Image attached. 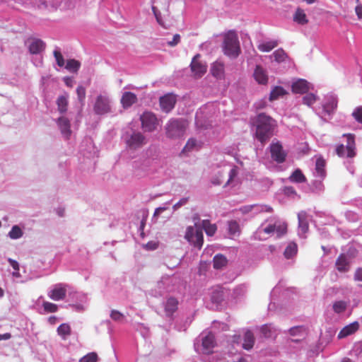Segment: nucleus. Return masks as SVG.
<instances>
[{
    "instance_id": "nucleus-58",
    "label": "nucleus",
    "mask_w": 362,
    "mask_h": 362,
    "mask_svg": "<svg viewBox=\"0 0 362 362\" xmlns=\"http://www.w3.org/2000/svg\"><path fill=\"white\" fill-rule=\"evenodd\" d=\"M255 206V205H247V206H244L243 207H241L240 209V211L243 213V214H247L249 213L250 211H251L252 210V209Z\"/></svg>"
},
{
    "instance_id": "nucleus-61",
    "label": "nucleus",
    "mask_w": 362,
    "mask_h": 362,
    "mask_svg": "<svg viewBox=\"0 0 362 362\" xmlns=\"http://www.w3.org/2000/svg\"><path fill=\"white\" fill-rule=\"evenodd\" d=\"M71 306L76 311H83L85 310L84 303L73 304Z\"/></svg>"
},
{
    "instance_id": "nucleus-36",
    "label": "nucleus",
    "mask_w": 362,
    "mask_h": 362,
    "mask_svg": "<svg viewBox=\"0 0 362 362\" xmlns=\"http://www.w3.org/2000/svg\"><path fill=\"white\" fill-rule=\"evenodd\" d=\"M278 45V42L276 40L269 41L259 44L257 48L259 51L263 52H268L272 50Z\"/></svg>"
},
{
    "instance_id": "nucleus-22",
    "label": "nucleus",
    "mask_w": 362,
    "mask_h": 362,
    "mask_svg": "<svg viewBox=\"0 0 362 362\" xmlns=\"http://www.w3.org/2000/svg\"><path fill=\"white\" fill-rule=\"evenodd\" d=\"M69 95L67 93H64L62 95H59L56 101L57 105L58 111L61 113H65L67 111L68 104H69Z\"/></svg>"
},
{
    "instance_id": "nucleus-29",
    "label": "nucleus",
    "mask_w": 362,
    "mask_h": 362,
    "mask_svg": "<svg viewBox=\"0 0 362 362\" xmlns=\"http://www.w3.org/2000/svg\"><path fill=\"white\" fill-rule=\"evenodd\" d=\"M286 94H287V92L283 87L275 86L271 90L269 99L270 101H274L277 100L279 97L284 96Z\"/></svg>"
},
{
    "instance_id": "nucleus-20",
    "label": "nucleus",
    "mask_w": 362,
    "mask_h": 362,
    "mask_svg": "<svg viewBox=\"0 0 362 362\" xmlns=\"http://www.w3.org/2000/svg\"><path fill=\"white\" fill-rule=\"evenodd\" d=\"M337 98L330 95L327 98L325 103L323 105V110L327 115L332 114L337 107Z\"/></svg>"
},
{
    "instance_id": "nucleus-55",
    "label": "nucleus",
    "mask_w": 362,
    "mask_h": 362,
    "mask_svg": "<svg viewBox=\"0 0 362 362\" xmlns=\"http://www.w3.org/2000/svg\"><path fill=\"white\" fill-rule=\"evenodd\" d=\"M304 330L305 329L302 326L293 327L289 329V333L291 335H296Z\"/></svg>"
},
{
    "instance_id": "nucleus-62",
    "label": "nucleus",
    "mask_w": 362,
    "mask_h": 362,
    "mask_svg": "<svg viewBox=\"0 0 362 362\" xmlns=\"http://www.w3.org/2000/svg\"><path fill=\"white\" fill-rule=\"evenodd\" d=\"M264 232L267 234H270L272 233L275 232V223L274 224H270L268 226H267L264 229Z\"/></svg>"
},
{
    "instance_id": "nucleus-19",
    "label": "nucleus",
    "mask_w": 362,
    "mask_h": 362,
    "mask_svg": "<svg viewBox=\"0 0 362 362\" xmlns=\"http://www.w3.org/2000/svg\"><path fill=\"white\" fill-rule=\"evenodd\" d=\"M359 328L358 322H354L345 326L338 334V338L342 339L355 333Z\"/></svg>"
},
{
    "instance_id": "nucleus-5",
    "label": "nucleus",
    "mask_w": 362,
    "mask_h": 362,
    "mask_svg": "<svg viewBox=\"0 0 362 362\" xmlns=\"http://www.w3.org/2000/svg\"><path fill=\"white\" fill-rule=\"evenodd\" d=\"M185 238L190 245L200 250L204 243L202 229L198 227L195 223L194 227L189 226L187 228Z\"/></svg>"
},
{
    "instance_id": "nucleus-38",
    "label": "nucleus",
    "mask_w": 362,
    "mask_h": 362,
    "mask_svg": "<svg viewBox=\"0 0 362 362\" xmlns=\"http://www.w3.org/2000/svg\"><path fill=\"white\" fill-rule=\"evenodd\" d=\"M325 165L326 162L322 157H319L318 158H317L315 163V170L318 175L321 177H324L325 175Z\"/></svg>"
},
{
    "instance_id": "nucleus-37",
    "label": "nucleus",
    "mask_w": 362,
    "mask_h": 362,
    "mask_svg": "<svg viewBox=\"0 0 362 362\" xmlns=\"http://www.w3.org/2000/svg\"><path fill=\"white\" fill-rule=\"evenodd\" d=\"M297 251V245L295 243H291L286 247L284 255L286 259H290L296 255Z\"/></svg>"
},
{
    "instance_id": "nucleus-44",
    "label": "nucleus",
    "mask_w": 362,
    "mask_h": 362,
    "mask_svg": "<svg viewBox=\"0 0 362 362\" xmlns=\"http://www.w3.org/2000/svg\"><path fill=\"white\" fill-rule=\"evenodd\" d=\"M347 303L343 300L336 301L333 304V310L336 313H341L346 310Z\"/></svg>"
},
{
    "instance_id": "nucleus-15",
    "label": "nucleus",
    "mask_w": 362,
    "mask_h": 362,
    "mask_svg": "<svg viewBox=\"0 0 362 362\" xmlns=\"http://www.w3.org/2000/svg\"><path fill=\"white\" fill-rule=\"evenodd\" d=\"M176 100L173 95L167 94L160 98V106L163 112H169L175 106Z\"/></svg>"
},
{
    "instance_id": "nucleus-50",
    "label": "nucleus",
    "mask_w": 362,
    "mask_h": 362,
    "mask_svg": "<svg viewBox=\"0 0 362 362\" xmlns=\"http://www.w3.org/2000/svg\"><path fill=\"white\" fill-rule=\"evenodd\" d=\"M110 317L116 322H122L124 316L122 313L116 310H112L110 313Z\"/></svg>"
},
{
    "instance_id": "nucleus-63",
    "label": "nucleus",
    "mask_w": 362,
    "mask_h": 362,
    "mask_svg": "<svg viewBox=\"0 0 362 362\" xmlns=\"http://www.w3.org/2000/svg\"><path fill=\"white\" fill-rule=\"evenodd\" d=\"M180 39V35L176 34V35H174L173 40L170 41L168 42V44L170 45H171V46L175 45H177L179 42Z\"/></svg>"
},
{
    "instance_id": "nucleus-51",
    "label": "nucleus",
    "mask_w": 362,
    "mask_h": 362,
    "mask_svg": "<svg viewBox=\"0 0 362 362\" xmlns=\"http://www.w3.org/2000/svg\"><path fill=\"white\" fill-rule=\"evenodd\" d=\"M353 117L359 123H362V106L357 107L352 112Z\"/></svg>"
},
{
    "instance_id": "nucleus-35",
    "label": "nucleus",
    "mask_w": 362,
    "mask_h": 362,
    "mask_svg": "<svg viewBox=\"0 0 362 362\" xmlns=\"http://www.w3.org/2000/svg\"><path fill=\"white\" fill-rule=\"evenodd\" d=\"M202 226L206 235L209 236H213L217 230L216 224H211L208 220H204Z\"/></svg>"
},
{
    "instance_id": "nucleus-42",
    "label": "nucleus",
    "mask_w": 362,
    "mask_h": 362,
    "mask_svg": "<svg viewBox=\"0 0 362 362\" xmlns=\"http://www.w3.org/2000/svg\"><path fill=\"white\" fill-rule=\"evenodd\" d=\"M273 56L274 57V60L277 62H283L287 58V54L285 51L280 48L274 52Z\"/></svg>"
},
{
    "instance_id": "nucleus-27",
    "label": "nucleus",
    "mask_w": 362,
    "mask_h": 362,
    "mask_svg": "<svg viewBox=\"0 0 362 362\" xmlns=\"http://www.w3.org/2000/svg\"><path fill=\"white\" fill-rule=\"evenodd\" d=\"M336 267L339 272H346L349 269V262L345 255H340L336 261Z\"/></svg>"
},
{
    "instance_id": "nucleus-54",
    "label": "nucleus",
    "mask_w": 362,
    "mask_h": 362,
    "mask_svg": "<svg viewBox=\"0 0 362 362\" xmlns=\"http://www.w3.org/2000/svg\"><path fill=\"white\" fill-rule=\"evenodd\" d=\"M158 244L155 241H149L148 242L144 247L148 250H154L158 248Z\"/></svg>"
},
{
    "instance_id": "nucleus-59",
    "label": "nucleus",
    "mask_w": 362,
    "mask_h": 362,
    "mask_svg": "<svg viewBox=\"0 0 362 362\" xmlns=\"http://www.w3.org/2000/svg\"><path fill=\"white\" fill-rule=\"evenodd\" d=\"M355 12L358 19H362V4H358L355 8Z\"/></svg>"
},
{
    "instance_id": "nucleus-32",
    "label": "nucleus",
    "mask_w": 362,
    "mask_h": 362,
    "mask_svg": "<svg viewBox=\"0 0 362 362\" xmlns=\"http://www.w3.org/2000/svg\"><path fill=\"white\" fill-rule=\"evenodd\" d=\"M213 263L215 269H220L227 265L228 260L223 255H216L214 257Z\"/></svg>"
},
{
    "instance_id": "nucleus-9",
    "label": "nucleus",
    "mask_w": 362,
    "mask_h": 362,
    "mask_svg": "<svg viewBox=\"0 0 362 362\" xmlns=\"http://www.w3.org/2000/svg\"><path fill=\"white\" fill-rule=\"evenodd\" d=\"M272 158L278 163H282L286 158V153L279 141L272 143L269 146Z\"/></svg>"
},
{
    "instance_id": "nucleus-56",
    "label": "nucleus",
    "mask_w": 362,
    "mask_h": 362,
    "mask_svg": "<svg viewBox=\"0 0 362 362\" xmlns=\"http://www.w3.org/2000/svg\"><path fill=\"white\" fill-rule=\"evenodd\" d=\"M260 330H261L262 335L264 337H271V330L267 325H263L261 327Z\"/></svg>"
},
{
    "instance_id": "nucleus-52",
    "label": "nucleus",
    "mask_w": 362,
    "mask_h": 362,
    "mask_svg": "<svg viewBox=\"0 0 362 362\" xmlns=\"http://www.w3.org/2000/svg\"><path fill=\"white\" fill-rule=\"evenodd\" d=\"M72 298H76L81 303H86L87 296L86 294L82 293L76 292L73 294Z\"/></svg>"
},
{
    "instance_id": "nucleus-49",
    "label": "nucleus",
    "mask_w": 362,
    "mask_h": 362,
    "mask_svg": "<svg viewBox=\"0 0 362 362\" xmlns=\"http://www.w3.org/2000/svg\"><path fill=\"white\" fill-rule=\"evenodd\" d=\"M316 101V96L313 93H308L303 98L304 104L310 106Z\"/></svg>"
},
{
    "instance_id": "nucleus-40",
    "label": "nucleus",
    "mask_w": 362,
    "mask_h": 362,
    "mask_svg": "<svg viewBox=\"0 0 362 362\" xmlns=\"http://www.w3.org/2000/svg\"><path fill=\"white\" fill-rule=\"evenodd\" d=\"M228 233L230 235L235 236L239 235L240 230L238 223L236 221H228Z\"/></svg>"
},
{
    "instance_id": "nucleus-7",
    "label": "nucleus",
    "mask_w": 362,
    "mask_h": 362,
    "mask_svg": "<svg viewBox=\"0 0 362 362\" xmlns=\"http://www.w3.org/2000/svg\"><path fill=\"white\" fill-rule=\"evenodd\" d=\"M69 286L66 284H57L53 285L48 291V297L55 301L62 300L66 295V288Z\"/></svg>"
},
{
    "instance_id": "nucleus-34",
    "label": "nucleus",
    "mask_w": 362,
    "mask_h": 362,
    "mask_svg": "<svg viewBox=\"0 0 362 362\" xmlns=\"http://www.w3.org/2000/svg\"><path fill=\"white\" fill-rule=\"evenodd\" d=\"M57 334L63 339H66L71 334V327L69 324L63 323L57 328Z\"/></svg>"
},
{
    "instance_id": "nucleus-21",
    "label": "nucleus",
    "mask_w": 362,
    "mask_h": 362,
    "mask_svg": "<svg viewBox=\"0 0 362 362\" xmlns=\"http://www.w3.org/2000/svg\"><path fill=\"white\" fill-rule=\"evenodd\" d=\"M136 101V95L132 92H124L121 98V103L124 108L131 107Z\"/></svg>"
},
{
    "instance_id": "nucleus-60",
    "label": "nucleus",
    "mask_w": 362,
    "mask_h": 362,
    "mask_svg": "<svg viewBox=\"0 0 362 362\" xmlns=\"http://www.w3.org/2000/svg\"><path fill=\"white\" fill-rule=\"evenodd\" d=\"M354 279L356 281H362V268L358 269L354 274Z\"/></svg>"
},
{
    "instance_id": "nucleus-23",
    "label": "nucleus",
    "mask_w": 362,
    "mask_h": 362,
    "mask_svg": "<svg viewBox=\"0 0 362 362\" xmlns=\"http://www.w3.org/2000/svg\"><path fill=\"white\" fill-rule=\"evenodd\" d=\"M178 301L174 298H168L165 304V312L167 316L170 317L177 309Z\"/></svg>"
},
{
    "instance_id": "nucleus-2",
    "label": "nucleus",
    "mask_w": 362,
    "mask_h": 362,
    "mask_svg": "<svg viewBox=\"0 0 362 362\" xmlns=\"http://www.w3.org/2000/svg\"><path fill=\"white\" fill-rule=\"evenodd\" d=\"M122 139L129 151H136L147 144V139L142 132L134 129L132 127H127L124 130Z\"/></svg>"
},
{
    "instance_id": "nucleus-3",
    "label": "nucleus",
    "mask_w": 362,
    "mask_h": 362,
    "mask_svg": "<svg viewBox=\"0 0 362 362\" xmlns=\"http://www.w3.org/2000/svg\"><path fill=\"white\" fill-rule=\"evenodd\" d=\"M223 51L225 55L233 59L240 54L238 37L234 31H228L224 35Z\"/></svg>"
},
{
    "instance_id": "nucleus-45",
    "label": "nucleus",
    "mask_w": 362,
    "mask_h": 362,
    "mask_svg": "<svg viewBox=\"0 0 362 362\" xmlns=\"http://www.w3.org/2000/svg\"><path fill=\"white\" fill-rule=\"evenodd\" d=\"M54 58L56 59L57 64L59 66L62 67L65 64L64 59L61 53L59 48L56 47L53 52Z\"/></svg>"
},
{
    "instance_id": "nucleus-4",
    "label": "nucleus",
    "mask_w": 362,
    "mask_h": 362,
    "mask_svg": "<svg viewBox=\"0 0 362 362\" xmlns=\"http://www.w3.org/2000/svg\"><path fill=\"white\" fill-rule=\"evenodd\" d=\"M93 111L97 115L112 112V100L107 94H100L96 97L93 104Z\"/></svg>"
},
{
    "instance_id": "nucleus-31",
    "label": "nucleus",
    "mask_w": 362,
    "mask_h": 362,
    "mask_svg": "<svg viewBox=\"0 0 362 362\" xmlns=\"http://www.w3.org/2000/svg\"><path fill=\"white\" fill-rule=\"evenodd\" d=\"M23 229L18 225L12 226L11 230L8 233V237L11 240H18L23 236Z\"/></svg>"
},
{
    "instance_id": "nucleus-6",
    "label": "nucleus",
    "mask_w": 362,
    "mask_h": 362,
    "mask_svg": "<svg viewBox=\"0 0 362 362\" xmlns=\"http://www.w3.org/2000/svg\"><path fill=\"white\" fill-rule=\"evenodd\" d=\"M347 138V143L346 147L343 144H340L336 148L337 154L343 157L345 155V151H346V156L349 158H353L355 156V140L354 136L352 134L345 135Z\"/></svg>"
},
{
    "instance_id": "nucleus-43",
    "label": "nucleus",
    "mask_w": 362,
    "mask_h": 362,
    "mask_svg": "<svg viewBox=\"0 0 362 362\" xmlns=\"http://www.w3.org/2000/svg\"><path fill=\"white\" fill-rule=\"evenodd\" d=\"M8 263L10 264V265L12 267V268L14 270L12 272L13 277H14V278H20L21 277V274L19 272L20 267H19L18 262L17 261L11 259V258H8Z\"/></svg>"
},
{
    "instance_id": "nucleus-28",
    "label": "nucleus",
    "mask_w": 362,
    "mask_h": 362,
    "mask_svg": "<svg viewBox=\"0 0 362 362\" xmlns=\"http://www.w3.org/2000/svg\"><path fill=\"white\" fill-rule=\"evenodd\" d=\"M255 344V337L250 330H247L244 335V342L243 347L246 350L251 349Z\"/></svg>"
},
{
    "instance_id": "nucleus-39",
    "label": "nucleus",
    "mask_w": 362,
    "mask_h": 362,
    "mask_svg": "<svg viewBox=\"0 0 362 362\" xmlns=\"http://www.w3.org/2000/svg\"><path fill=\"white\" fill-rule=\"evenodd\" d=\"M80 66L81 64L76 59H69L66 62L65 68L70 72L76 73L79 69Z\"/></svg>"
},
{
    "instance_id": "nucleus-10",
    "label": "nucleus",
    "mask_w": 362,
    "mask_h": 362,
    "mask_svg": "<svg viewBox=\"0 0 362 362\" xmlns=\"http://www.w3.org/2000/svg\"><path fill=\"white\" fill-rule=\"evenodd\" d=\"M166 135L170 139L179 138L181 135V121L180 119H171L166 124Z\"/></svg>"
},
{
    "instance_id": "nucleus-33",
    "label": "nucleus",
    "mask_w": 362,
    "mask_h": 362,
    "mask_svg": "<svg viewBox=\"0 0 362 362\" xmlns=\"http://www.w3.org/2000/svg\"><path fill=\"white\" fill-rule=\"evenodd\" d=\"M292 182L303 183L306 182V177L300 169H296L289 177Z\"/></svg>"
},
{
    "instance_id": "nucleus-53",
    "label": "nucleus",
    "mask_w": 362,
    "mask_h": 362,
    "mask_svg": "<svg viewBox=\"0 0 362 362\" xmlns=\"http://www.w3.org/2000/svg\"><path fill=\"white\" fill-rule=\"evenodd\" d=\"M237 175H238V170H237V168L235 167L230 170L229 178H228V181L226 182V183L225 184L224 187L229 185L230 182L237 176Z\"/></svg>"
},
{
    "instance_id": "nucleus-57",
    "label": "nucleus",
    "mask_w": 362,
    "mask_h": 362,
    "mask_svg": "<svg viewBox=\"0 0 362 362\" xmlns=\"http://www.w3.org/2000/svg\"><path fill=\"white\" fill-rule=\"evenodd\" d=\"M284 194L288 196L296 194V192L293 187H285L284 189Z\"/></svg>"
},
{
    "instance_id": "nucleus-26",
    "label": "nucleus",
    "mask_w": 362,
    "mask_h": 362,
    "mask_svg": "<svg viewBox=\"0 0 362 362\" xmlns=\"http://www.w3.org/2000/svg\"><path fill=\"white\" fill-rule=\"evenodd\" d=\"M293 21L300 25H305L308 23L307 16L303 9L297 8L293 15Z\"/></svg>"
},
{
    "instance_id": "nucleus-14",
    "label": "nucleus",
    "mask_w": 362,
    "mask_h": 362,
    "mask_svg": "<svg viewBox=\"0 0 362 362\" xmlns=\"http://www.w3.org/2000/svg\"><path fill=\"white\" fill-rule=\"evenodd\" d=\"M199 54L194 57L190 64L192 71L196 77H202L206 71V66L202 64L199 61Z\"/></svg>"
},
{
    "instance_id": "nucleus-25",
    "label": "nucleus",
    "mask_w": 362,
    "mask_h": 362,
    "mask_svg": "<svg viewBox=\"0 0 362 362\" xmlns=\"http://www.w3.org/2000/svg\"><path fill=\"white\" fill-rule=\"evenodd\" d=\"M45 45L42 40L35 39L29 45V50L32 54H38L45 49Z\"/></svg>"
},
{
    "instance_id": "nucleus-18",
    "label": "nucleus",
    "mask_w": 362,
    "mask_h": 362,
    "mask_svg": "<svg viewBox=\"0 0 362 362\" xmlns=\"http://www.w3.org/2000/svg\"><path fill=\"white\" fill-rule=\"evenodd\" d=\"M292 92L297 94H303L308 91L309 86L306 80L298 79L291 86Z\"/></svg>"
},
{
    "instance_id": "nucleus-30",
    "label": "nucleus",
    "mask_w": 362,
    "mask_h": 362,
    "mask_svg": "<svg viewBox=\"0 0 362 362\" xmlns=\"http://www.w3.org/2000/svg\"><path fill=\"white\" fill-rule=\"evenodd\" d=\"M298 226L303 233H305L308 230V223L307 221V216L305 212H300L298 214Z\"/></svg>"
},
{
    "instance_id": "nucleus-46",
    "label": "nucleus",
    "mask_w": 362,
    "mask_h": 362,
    "mask_svg": "<svg viewBox=\"0 0 362 362\" xmlns=\"http://www.w3.org/2000/svg\"><path fill=\"white\" fill-rule=\"evenodd\" d=\"M98 361V354L95 352H90L80 358L78 362H97Z\"/></svg>"
},
{
    "instance_id": "nucleus-17",
    "label": "nucleus",
    "mask_w": 362,
    "mask_h": 362,
    "mask_svg": "<svg viewBox=\"0 0 362 362\" xmlns=\"http://www.w3.org/2000/svg\"><path fill=\"white\" fill-rule=\"evenodd\" d=\"M211 74L217 79H223L225 76V66L221 62L216 61L211 64Z\"/></svg>"
},
{
    "instance_id": "nucleus-11",
    "label": "nucleus",
    "mask_w": 362,
    "mask_h": 362,
    "mask_svg": "<svg viewBox=\"0 0 362 362\" xmlns=\"http://www.w3.org/2000/svg\"><path fill=\"white\" fill-rule=\"evenodd\" d=\"M216 346L215 336L211 332H208L202 339V351L204 354L213 353L214 348Z\"/></svg>"
},
{
    "instance_id": "nucleus-16",
    "label": "nucleus",
    "mask_w": 362,
    "mask_h": 362,
    "mask_svg": "<svg viewBox=\"0 0 362 362\" xmlns=\"http://www.w3.org/2000/svg\"><path fill=\"white\" fill-rule=\"evenodd\" d=\"M253 77L259 84L266 85L268 83L269 78L267 71L259 65L256 66L253 73Z\"/></svg>"
},
{
    "instance_id": "nucleus-1",
    "label": "nucleus",
    "mask_w": 362,
    "mask_h": 362,
    "mask_svg": "<svg viewBox=\"0 0 362 362\" xmlns=\"http://www.w3.org/2000/svg\"><path fill=\"white\" fill-rule=\"evenodd\" d=\"M255 126V137L262 144L267 142L274 135L276 127V121L265 113H259L252 119Z\"/></svg>"
},
{
    "instance_id": "nucleus-8",
    "label": "nucleus",
    "mask_w": 362,
    "mask_h": 362,
    "mask_svg": "<svg viewBox=\"0 0 362 362\" xmlns=\"http://www.w3.org/2000/svg\"><path fill=\"white\" fill-rule=\"evenodd\" d=\"M140 120L143 129L146 132H153L158 124L157 117L151 112H144L141 115Z\"/></svg>"
},
{
    "instance_id": "nucleus-48",
    "label": "nucleus",
    "mask_w": 362,
    "mask_h": 362,
    "mask_svg": "<svg viewBox=\"0 0 362 362\" xmlns=\"http://www.w3.org/2000/svg\"><path fill=\"white\" fill-rule=\"evenodd\" d=\"M78 99L81 104H83L86 98V89L83 86H79L76 88Z\"/></svg>"
},
{
    "instance_id": "nucleus-13",
    "label": "nucleus",
    "mask_w": 362,
    "mask_h": 362,
    "mask_svg": "<svg viewBox=\"0 0 362 362\" xmlns=\"http://www.w3.org/2000/svg\"><path fill=\"white\" fill-rule=\"evenodd\" d=\"M57 124L62 136L68 139L71 134L69 119L64 116H62L57 119Z\"/></svg>"
},
{
    "instance_id": "nucleus-12",
    "label": "nucleus",
    "mask_w": 362,
    "mask_h": 362,
    "mask_svg": "<svg viewBox=\"0 0 362 362\" xmlns=\"http://www.w3.org/2000/svg\"><path fill=\"white\" fill-rule=\"evenodd\" d=\"M173 281V278L170 276H164L160 281H158L156 288L151 290V295L153 296H162L164 293L170 291L169 284Z\"/></svg>"
},
{
    "instance_id": "nucleus-24",
    "label": "nucleus",
    "mask_w": 362,
    "mask_h": 362,
    "mask_svg": "<svg viewBox=\"0 0 362 362\" xmlns=\"http://www.w3.org/2000/svg\"><path fill=\"white\" fill-rule=\"evenodd\" d=\"M201 147L202 143L192 138L187 141V144L182 148V153H189L193 151H198Z\"/></svg>"
},
{
    "instance_id": "nucleus-64",
    "label": "nucleus",
    "mask_w": 362,
    "mask_h": 362,
    "mask_svg": "<svg viewBox=\"0 0 362 362\" xmlns=\"http://www.w3.org/2000/svg\"><path fill=\"white\" fill-rule=\"evenodd\" d=\"M165 209H166L165 207H158V208L156 209L155 212L153 214V217L158 216Z\"/></svg>"
},
{
    "instance_id": "nucleus-41",
    "label": "nucleus",
    "mask_w": 362,
    "mask_h": 362,
    "mask_svg": "<svg viewBox=\"0 0 362 362\" xmlns=\"http://www.w3.org/2000/svg\"><path fill=\"white\" fill-rule=\"evenodd\" d=\"M275 232L278 237H281L287 232V224L279 221L275 222Z\"/></svg>"
},
{
    "instance_id": "nucleus-47",
    "label": "nucleus",
    "mask_w": 362,
    "mask_h": 362,
    "mask_svg": "<svg viewBox=\"0 0 362 362\" xmlns=\"http://www.w3.org/2000/svg\"><path fill=\"white\" fill-rule=\"evenodd\" d=\"M42 308L46 313H56L58 310L57 305L48 301L43 302Z\"/></svg>"
}]
</instances>
